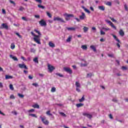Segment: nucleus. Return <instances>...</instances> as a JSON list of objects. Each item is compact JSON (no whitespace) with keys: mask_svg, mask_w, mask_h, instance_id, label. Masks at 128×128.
<instances>
[{"mask_svg":"<svg viewBox=\"0 0 128 128\" xmlns=\"http://www.w3.org/2000/svg\"><path fill=\"white\" fill-rule=\"evenodd\" d=\"M31 34L34 36V40L35 42H36V44H40V36L36 35L34 33L32 32H30Z\"/></svg>","mask_w":128,"mask_h":128,"instance_id":"1","label":"nucleus"},{"mask_svg":"<svg viewBox=\"0 0 128 128\" xmlns=\"http://www.w3.org/2000/svg\"><path fill=\"white\" fill-rule=\"evenodd\" d=\"M40 118L42 120V122H43V124H45L46 126H48V124H50L48 120H46V116L42 117V116H40Z\"/></svg>","mask_w":128,"mask_h":128,"instance_id":"2","label":"nucleus"},{"mask_svg":"<svg viewBox=\"0 0 128 128\" xmlns=\"http://www.w3.org/2000/svg\"><path fill=\"white\" fill-rule=\"evenodd\" d=\"M64 16L66 20H70V18H74V16L73 14H68L67 13L64 14Z\"/></svg>","mask_w":128,"mask_h":128,"instance_id":"3","label":"nucleus"},{"mask_svg":"<svg viewBox=\"0 0 128 128\" xmlns=\"http://www.w3.org/2000/svg\"><path fill=\"white\" fill-rule=\"evenodd\" d=\"M76 86V90L78 92H80V84L78 82H76L75 84Z\"/></svg>","mask_w":128,"mask_h":128,"instance_id":"4","label":"nucleus"},{"mask_svg":"<svg viewBox=\"0 0 128 128\" xmlns=\"http://www.w3.org/2000/svg\"><path fill=\"white\" fill-rule=\"evenodd\" d=\"M106 22H107V24H108L110 26H112V28H114V30H116V26H114V24H112V22H110V20H104Z\"/></svg>","mask_w":128,"mask_h":128,"instance_id":"5","label":"nucleus"},{"mask_svg":"<svg viewBox=\"0 0 128 128\" xmlns=\"http://www.w3.org/2000/svg\"><path fill=\"white\" fill-rule=\"evenodd\" d=\"M54 20L57 21V22H64V19L62 18H60V17H54Z\"/></svg>","mask_w":128,"mask_h":128,"instance_id":"6","label":"nucleus"},{"mask_svg":"<svg viewBox=\"0 0 128 128\" xmlns=\"http://www.w3.org/2000/svg\"><path fill=\"white\" fill-rule=\"evenodd\" d=\"M64 72H68V74H72V70H71L70 68H68V67H64Z\"/></svg>","mask_w":128,"mask_h":128,"instance_id":"7","label":"nucleus"},{"mask_svg":"<svg viewBox=\"0 0 128 128\" xmlns=\"http://www.w3.org/2000/svg\"><path fill=\"white\" fill-rule=\"evenodd\" d=\"M81 14H82L79 16V18L80 20H84L86 18V14H84V12H82Z\"/></svg>","mask_w":128,"mask_h":128,"instance_id":"8","label":"nucleus"},{"mask_svg":"<svg viewBox=\"0 0 128 128\" xmlns=\"http://www.w3.org/2000/svg\"><path fill=\"white\" fill-rule=\"evenodd\" d=\"M39 24L41 26H46V22L44 20H40Z\"/></svg>","mask_w":128,"mask_h":128,"instance_id":"9","label":"nucleus"},{"mask_svg":"<svg viewBox=\"0 0 128 128\" xmlns=\"http://www.w3.org/2000/svg\"><path fill=\"white\" fill-rule=\"evenodd\" d=\"M20 68H24V70H28V66H26V65L24 64H18Z\"/></svg>","mask_w":128,"mask_h":128,"instance_id":"10","label":"nucleus"},{"mask_svg":"<svg viewBox=\"0 0 128 128\" xmlns=\"http://www.w3.org/2000/svg\"><path fill=\"white\" fill-rule=\"evenodd\" d=\"M66 28L68 32H74L76 30V28L74 27H67Z\"/></svg>","mask_w":128,"mask_h":128,"instance_id":"11","label":"nucleus"},{"mask_svg":"<svg viewBox=\"0 0 128 128\" xmlns=\"http://www.w3.org/2000/svg\"><path fill=\"white\" fill-rule=\"evenodd\" d=\"M83 116H86V118H92V116L90 114H88L86 112L83 113Z\"/></svg>","mask_w":128,"mask_h":128,"instance_id":"12","label":"nucleus"},{"mask_svg":"<svg viewBox=\"0 0 128 128\" xmlns=\"http://www.w3.org/2000/svg\"><path fill=\"white\" fill-rule=\"evenodd\" d=\"M48 70H50V72H52V70H54V66H51L50 64H48Z\"/></svg>","mask_w":128,"mask_h":128,"instance_id":"13","label":"nucleus"},{"mask_svg":"<svg viewBox=\"0 0 128 128\" xmlns=\"http://www.w3.org/2000/svg\"><path fill=\"white\" fill-rule=\"evenodd\" d=\"M0 28H5L6 30H8V26L6 24H2Z\"/></svg>","mask_w":128,"mask_h":128,"instance_id":"14","label":"nucleus"},{"mask_svg":"<svg viewBox=\"0 0 128 128\" xmlns=\"http://www.w3.org/2000/svg\"><path fill=\"white\" fill-rule=\"evenodd\" d=\"M111 36H113V38H114V39L115 40H116V42H120V40H118V38L116 37V36L114 34H111Z\"/></svg>","mask_w":128,"mask_h":128,"instance_id":"15","label":"nucleus"},{"mask_svg":"<svg viewBox=\"0 0 128 128\" xmlns=\"http://www.w3.org/2000/svg\"><path fill=\"white\" fill-rule=\"evenodd\" d=\"M10 58H12V60H15L16 62H18V58L12 54H10Z\"/></svg>","mask_w":128,"mask_h":128,"instance_id":"16","label":"nucleus"},{"mask_svg":"<svg viewBox=\"0 0 128 128\" xmlns=\"http://www.w3.org/2000/svg\"><path fill=\"white\" fill-rule=\"evenodd\" d=\"M82 8H83V10H84L86 12H87L88 14H90V10H88L86 8V7H84V6H82Z\"/></svg>","mask_w":128,"mask_h":128,"instance_id":"17","label":"nucleus"},{"mask_svg":"<svg viewBox=\"0 0 128 128\" xmlns=\"http://www.w3.org/2000/svg\"><path fill=\"white\" fill-rule=\"evenodd\" d=\"M119 34L121 36H124V30L121 29L119 31Z\"/></svg>","mask_w":128,"mask_h":128,"instance_id":"18","label":"nucleus"},{"mask_svg":"<svg viewBox=\"0 0 128 128\" xmlns=\"http://www.w3.org/2000/svg\"><path fill=\"white\" fill-rule=\"evenodd\" d=\"M33 62H34L35 64H38V57H35L33 59Z\"/></svg>","mask_w":128,"mask_h":128,"instance_id":"19","label":"nucleus"},{"mask_svg":"<svg viewBox=\"0 0 128 128\" xmlns=\"http://www.w3.org/2000/svg\"><path fill=\"white\" fill-rule=\"evenodd\" d=\"M72 38V36H69L68 38L66 39V42H70Z\"/></svg>","mask_w":128,"mask_h":128,"instance_id":"20","label":"nucleus"},{"mask_svg":"<svg viewBox=\"0 0 128 128\" xmlns=\"http://www.w3.org/2000/svg\"><path fill=\"white\" fill-rule=\"evenodd\" d=\"M48 44H49V46H50V48H54V46H56L54 45V44L52 42H49Z\"/></svg>","mask_w":128,"mask_h":128,"instance_id":"21","label":"nucleus"},{"mask_svg":"<svg viewBox=\"0 0 128 128\" xmlns=\"http://www.w3.org/2000/svg\"><path fill=\"white\" fill-rule=\"evenodd\" d=\"M90 48L94 50V52H96V46L94 45H92L90 46Z\"/></svg>","mask_w":128,"mask_h":128,"instance_id":"22","label":"nucleus"},{"mask_svg":"<svg viewBox=\"0 0 128 128\" xmlns=\"http://www.w3.org/2000/svg\"><path fill=\"white\" fill-rule=\"evenodd\" d=\"M22 19L24 22H28V20H30V18H26V17L23 16L22 18Z\"/></svg>","mask_w":128,"mask_h":128,"instance_id":"23","label":"nucleus"},{"mask_svg":"<svg viewBox=\"0 0 128 128\" xmlns=\"http://www.w3.org/2000/svg\"><path fill=\"white\" fill-rule=\"evenodd\" d=\"M32 108H40V106L38 104H34V105L32 106Z\"/></svg>","mask_w":128,"mask_h":128,"instance_id":"24","label":"nucleus"},{"mask_svg":"<svg viewBox=\"0 0 128 128\" xmlns=\"http://www.w3.org/2000/svg\"><path fill=\"white\" fill-rule=\"evenodd\" d=\"M102 28L103 30H104V32H108V30H110V28L108 27L107 28L103 27Z\"/></svg>","mask_w":128,"mask_h":128,"instance_id":"25","label":"nucleus"},{"mask_svg":"<svg viewBox=\"0 0 128 128\" xmlns=\"http://www.w3.org/2000/svg\"><path fill=\"white\" fill-rule=\"evenodd\" d=\"M84 32H86L88 30V28L86 26H84L83 28Z\"/></svg>","mask_w":128,"mask_h":128,"instance_id":"26","label":"nucleus"},{"mask_svg":"<svg viewBox=\"0 0 128 128\" xmlns=\"http://www.w3.org/2000/svg\"><path fill=\"white\" fill-rule=\"evenodd\" d=\"M10 78H12V76L6 75V80H10Z\"/></svg>","mask_w":128,"mask_h":128,"instance_id":"27","label":"nucleus"},{"mask_svg":"<svg viewBox=\"0 0 128 128\" xmlns=\"http://www.w3.org/2000/svg\"><path fill=\"white\" fill-rule=\"evenodd\" d=\"M29 116H32V118H38V116H36V114H29Z\"/></svg>","mask_w":128,"mask_h":128,"instance_id":"28","label":"nucleus"},{"mask_svg":"<svg viewBox=\"0 0 128 128\" xmlns=\"http://www.w3.org/2000/svg\"><path fill=\"white\" fill-rule=\"evenodd\" d=\"M98 8L100 10H104V6H99Z\"/></svg>","mask_w":128,"mask_h":128,"instance_id":"29","label":"nucleus"},{"mask_svg":"<svg viewBox=\"0 0 128 128\" xmlns=\"http://www.w3.org/2000/svg\"><path fill=\"white\" fill-rule=\"evenodd\" d=\"M84 106V104L80 103V104H76V106L77 108H80Z\"/></svg>","mask_w":128,"mask_h":128,"instance_id":"30","label":"nucleus"},{"mask_svg":"<svg viewBox=\"0 0 128 128\" xmlns=\"http://www.w3.org/2000/svg\"><path fill=\"white\" fill-rule=\"evenodd\" d=\"M38 8H42V10H44V8H46V7H44V6L41 4H38Z\"/></svg>","mask_w":128,"mask_h":128,"instance_id":"31","label":"nucleus"},{"mask_svg":"<svg viewBox=\"0 0 128 128\" xmlns=\"http://www.w3.org/2000/svg\"><path fill=\"white\" fill-rule=\"evenodd\" d=\"M100 34L101 36H104V34H106V32H104L102 29H101L100 30Z\"/></svg>","mask_w":128,"mask_h":128,"instance_id":"32","label":"nucleus"},{"mask_svg":"<svg viewBox=\"0 0 128 128\" xmlns=\"http://www.w3.org/2000/svg\"><path fill=\"white\" fill-rule=\"evenodd\" d=\"M16 48V46L14 45V44L12 43L11 44L10 48L12 50H14V48Z\"/></svg>","mask_w":128,"mask_h":128,"instance_id":"33","label":"nucleus"},{"mask_svg":"<svg viewBox=\"0 0 128 128\" xmlns=\"http://www.w3.org/2000/svg\"><path fill=\"white\" fill-rule=\"evenodd\" d=\"M48 116H52V114H50V111L48 110L46 112Z\"/></svg>","mask_w":128,"mask_h":128,"instance_id":"34","label":"nucleus"},{"mask_svg":"<svg viewBox=\"0 0 128 128\" xmlns=\"http://www.w3.org/2000/svg\"><path fill=\"white\" fill-rule=\"evenodd\" d=\"M84 96H83L82 98L79 99V102H84Z\"/></svg>","mask_w":128,"mask_h":128,"instance_id":"35","label":"nucleus"},{"mask_svg":"<svg viewBox=\"0 0 128 128\" xmlns=\"http://www.w3.org/2000/svg\"><path fill=\"white\" fill-rule=\"evenodd\" d=\"M82 50H88V46H86V45H82Z\"/></svg>","mask_w":128,"mask_h":128,"instance_id":"36","label":"nucleus"},{"mask_svg":"<svg viewBox=\"0 0 128 128\" xmlns=\"http://www.w3.org/2000/svg\"><path fill=\"white\" fill-rule=\"evenodd\" d=\"M56 76H60V78H64V75L60 73H56Z\"/></svg>","mask_w":128,"mask_h":128,"instance_id":"37","label":"nucleus"},{"mask_svg":"<svg viewBox=\"0 0 128 128\" xmlns=\"http://www.w3.org/2000/svg\"><path fill=\"white\" fill-rule=\"evenodd\" d=\"M34 30V32H36L37 34H39L37 36H42V34H40V31L38 30Z\"/></svg>","mask_w":128,"mask_h":128,"instance_id":"38","label":"nucleus"},{"mask_svg":"<svg viewBox=\"0 0 128 128\" xmlns=\"http://www.w3.org/2000/svg\"><path fill=\"white\" fill-rule=\"evenodd\" d=\"M106 5L108 6H112V2H106Z\"/></svg>","mask_w":128,"mask_h":128,"instance_id":"39","label":"nucleus"},{"mask_svg":"<svg viewBox=\"0 0 128 128\" xmlns=\"http://www.w3.org/2000/svg\"><path fill=\"white\" fill-rule=\"evenodd\" d=\"M60 114H61V116H64L65 118H66V115L62 112H60Z\"/></svg>","mask_w":128,"mask_h":128,"instance_id":"40","label":"nucleus"},{"mask_svg":"<svg viewBox=\"0 0 128 128\" xmlns=\"http://www.w3.org/2000/svg\"><path fill=\"white\" fill-rule=\"evenodd\" d=\"M92 74L89 73L87 74V78H92Z\"/></svg>","mask_w":128,"mask_h":128,"instance_id":"41","label":"nucleus"},{"mask_svg":"<svg viewBox=\"0 0 128 128\" xmlns=\"http://www.w3.org/2000/svg\"><path fill=\"white\" fill-rule=\"evenodd\" d=\"M18 96H19V98H24V94H20V93L18 94Z\"/></svg>","mask_w":128,"mask_h":128,"instance_id":"42","label":"nucleus"},{"mask_svg":"<svg viewBox=\"0 0 128 128\" xmlns=\"http://www.w3.org/2000/svg\"><path fill=\"white\" fill-rule=\"evenodd\" d=\"M46 15L48 16V18H52V14L48 12H46Z\"/></svg>","mask_w":128,"mask_h":128,"instance_id":"43","label":"nucleus"},{"mask_svg":"<svg viewBox=\"0 0 128 128\" xmlns=\"http://www.w3.org/2000/svg\"><path fill=\"white\" fill-rule=\"evenodd\" d=\"M124 8H125V10H126V12H128V5H126V4H125L124 5Z\"/></svg>","mask_w":128,"mask_h":128,"instance_id":"44","label":"nucleus"},{"mask_svg":"<svg viewBox=\"0 0 128 128\" xmlns=\"http://www.w3.org/2000/svg\"><path fill=\"white\" fill-rule=\"evenodd\" d=\"M10 90H14V86H12V84H10Z\"/></svg>","mask_w":128,"mask_h":128,"instance_id":"45","label":"nucleus"},{"mask_svg":"<svg viewBox=\"0 0 128 128\" xmlns=\"http://www.w3.org/2000/svg\"><path fill=\"white\" fill-rule=\"evenodd\" d=\"M110 20H112V22H116V20L114 18H112V17H110Z\"/></svg>","mask_w":128,"mask_h":128,"instance_id":"46","label":"nucleus"},{"mask_svg":"<svg viewBox=\"0 0 128 128\" xmlns=\"http://www.w3.org/2000/svg\"><path fill=\"white\" fill-rule=\"evenodd\" d=\"M122 69L123 70H128V68L124 66H123L122 67Z\"/></svg>","mask_w":128,"mask_h":128,"instance_id":"47","label":"nucleus"},{"mask_svg":"<svg viewBox=\"0 0 128 128\" xmlns=\"http://www.w3.org/2000/svg\"><path fill=\"white\" fill-rule=\"evenodd\" d=\"M16 36H18V38H22V36L18 32H16Z\"/></svg>","mask_w":128,"mask_h":128,"instance_id":"48","label":"nucleus"},{"mask_svg":"<svg viewBox=\"0 0 128 128\" xmlns=\"http://www.w3.org/2000/svg\"><path fill=\"white\" fill-rule=\"evenodd\" d=\"M51 92H56V88L54 87L52 88L51 90Z\"/></svg>","mask_w":128,"mask_h":128,"instance_id":"49","label":"nucleus"},{"mask_svg":"<svg viewBox=\"0 0 128 128\" xmlns=\"http://www.w3.org/2000/svg\"><path fill=\"white\" fill-rule=\"evenodd\" d=\"M10 4H14V6H16V3L12 1V0H10Z\"/></svg>","mask_w":128,"mask_h":128,"instance_id":"50","label":"nucleus"},{"mask_svg":"<svg viewBox=\"0 0 128 128\" xmlns=\"http://www.w3.org/2000/svg\"><path fill=\"white\" fill-rule=\"evenodd\" d=\"M34 109H31L28 110V112H34Z\"/></svg>","mask_w":128,"mask_h":128,"instance_id":"51","label":"nucleus"},{"mask_svg":"<svg viewBox=\"0 0 128 128\" xmlns=\"http://www.w3.org/2000/svg\"><path fill=\"white\" fill-rule=\"evenodd\" d=\"M30 52H36V50H34V48H32L31 50H30Z\"/></svg>","mask_w":128,"mask_h":128,"instance_id":"52","label":"nucleus"},{"mask_svg":"<svg viewBox=\"0 0 128 128\" xmlns=\"http://www.w3.org/2000/svg\"><path fill=\"white\" fill-rule=\"evenodd\" d=\"M112 101L114 102H118V100L116 98H114L112 100Z\"/></svg>","mask_w":128,"mask_h":128,"instance_id":"53","label":"nucleus"},{"mask_svg":"<svg viewBox=\"0 0 128 128\" xmlns=\"http://www.w3.org/2000/svg\"><path fill=\"white\" fill-rule=\"evenodd\" d=\"M32 85L34 86H36V88L38 86V84L36 83H33Z\"/></svg>","mask_w":128,"mask_h":128,"instance_id":"54","label":"nucleus"},{"mask_svg":"<svg viewBox=\"0 0 128 128\" xmlns=\"http://www.w3.org/2000/svg\"><path fill=\"white\" fill-rule=\"evenodd\" d=\"M80 66H88V64H81Z\"/></svg>","mask_w":128,"mask_h":128,"instance_id":"55","label":"nucleus"},{"mask_svg":"<svg viewBox=\"0 0 128 128\" xmlns=\"http://www.w3.org/2000/svg\"><path fill=\"white\" fill-rule=\"evenodd\" d=\"M74 19L76 20V22H80V18H75Z\"/></svg>","mask_w":128,"mask_h":128,"instance_id":"56","label":"nucleus"},{"mask_svg":"<svg viewBox=\"0 0 128 128\" xmlns=\"http://www.w3.org/2000/svg\"><path fill=\"white\" fill-rule=\"evenodd\" d=\"M2 14H6V10L4 9L2 10Z\"/></svg>","mask_w":128,"mask_h":128,"instance_id":"57","label":"nucleus"},{"mask_svg":"<svg viewBox=\"0 0 128 128\" xmlns=\"http://www.w3.org/2000/svg\"><path fill=\"white\" fill-rule=\"evenodd\" d=\"M28 78H29V80H32L34 78L32 77V76L29 75Z\"/></svg>","mask_w":128,"mask_h":128,"instance_id":"58","label":"nucleus"},{"mask_svg":"<svg viewBox=\"0 0 128 128\" xmlns=\"http://www.w3.org/2000/svg\"><path fill=\"white\" fill-rule=\"evenodd\" d=\"M120 42H118V43H116V46L118 48H120Z\"/></svg>","mask_w":128,"mask_h":128,"instance_id":"59","label":"nucleus"},{"mask_svg":"<svg viewBox=\"0 0 128 128\" xmlns=\"http://www.w3.org/2000/svg\"><path fill=\"white\" fill-rule=\"evenodd\" d=\"M36 2H39V4H42V0H35Z\"/></svg>","mask_w":128,"mask_h":128,"instance_id":"60","label":"nucleus"},{"mask_svg":"<svg viewBox=\"0 0 128 128\" xmlns=\"http://www.w3.org/2000/svg\"><path fill=\"white\" fill-rule=\"evenodd\" d=\"M10 98H12V100H14V95H11L10 96Z\"/></svg>","mask_w":128,"mask_h":128,"instance_id":"61","label":"nucleus"},{"mask_svg":"<svg viewBox=\"0 0 128 128\" xmlns=\"http://www.w3.org/2000/svg\"><path fill=\"white\" fill-rule=\"evenodd\" d=\"M108 56L110 58H114V54H108Z\"/></svg>","mask_w":128,"mask_h":128,"instance_id":"62","label":"nucleus"},{"mask_svg":"<svg viewBox=\"0 0 128 128\" xmlns=\"http://www.w3.org/2000/svg\"><path fill=\"white\" fill-rule=\"evenodd\" d=\"M34 18H40V15H34Z\"/></svg>","mask_w":128,"mask_h":128,"instance_id":"63","label":"nucleus"},{"mask_svg":"<svg viewBox=\"0 0 128 128\" xmlns=\"http://www.w3.org/2000/svg\"><path fill=\"white\" fill-rule=\"evenodd\" d=\"M24 72L25 74H26L28 72V70H24Z\"/></svg>","mask_w":128,"mask_h":128,"instance_id":"64","label":"nucleus"}]
</instances>
